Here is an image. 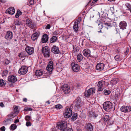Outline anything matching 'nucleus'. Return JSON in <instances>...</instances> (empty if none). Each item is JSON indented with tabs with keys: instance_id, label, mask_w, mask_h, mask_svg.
Listing matches in <instances>:
<instances>
[{
	"instance_id": "obj_30",
	"label": "nucleus",
	"mask_w": 131,
	"mask_h": 131,
	"mask_svg": "<svg viewBox=\"0 0 131 131\" xmlns=\"http://www.w3.org/2000/svg\"><path fill=\"white\" fill-rule=\"evenodd\" d=\"M22 14V12H21L20 10H18L15 15V17L16 18H18L19 16L21 15Z\"/></svg>"
},
{
	"instance_id": "obj_37",
	"label": "nucleus",
	"mask_w": 131,
	"mask_h": 131,
	"mask_svg": "<svg viewBox=\"0 0 131 131\" xmlns=\"http://www.w3.org/2000/svg\"><path fill=\"white\" fill-rule=\"evenodd\" d=\"M104 93L105 95H108L110 93L111 91L109 90H104Z\"/></svg>"
},
{
	"instance_id": "obj_27",
	"label": "nucleus",
	"mask_w": 131,
	"mask_h": 131,
	"mask_svg": "<svg viewBox=\"0 0 131 131\" xmlns=\"http://www.w3.org/2000/svg\"><path fill=\"white\" fill-rule=\"evenodd\" d=\"M57 37L56 36H52L50 39V42L51 43L56 42L57 39Z\"/></svg>"
},
{
	"instance_id": "obj_49",
	"label": "nucleus",
	"mask_w": 131,
	"mask_h": 131,
	"mask_svg": "<svg viewBox=\"0 0 131 131\" xmlns=\"http://www.w3.org/2000/svg\"><path fill=\"white\" fill-rule=\"evenodd\" d=\"M119 95H115V98L116 100H118L119 99Z\"/></svg>"
},
{
	"instance_id": "obj_46",
	"label": "nucleus",
	"mask_w": 131,
	"mask_h": 131,
	"mask_svg": "<svg viewBox=\"0 0 131 131\" xmlns=\"http://www.w3.org/2000/svg\"><path fill=\"white\" fill-rule=\"evenodd\" d=\"M31 124L30 122H27L26 123V125L27 126H31Z\"/></svg>"
},
{
	"instance_id": "obj_23",
	"label": "nucleus",
	"mask_w": 131,
	"mask_h": 131,
	"mask_svg": "<svg viewBox=\"0 0 131 131\" xmlns=\"http://www.w3.org/2000/svg\"><path fill=\"white\" fill-rule=\"evenodd\" d=\"M6 12L9 14L12 15L15 13V10L14 7H11L7 9L6 10Z\"/></svg>"
},
{
	"instance_id": "obj_50",
	"label": "nucleus",
	"mask_w": 131,
	"mask_h": 131,
	"mask_svg": "<svg viewBox=\"0 0 131 131\" xmlns=\"http://www.w3.org/2000/svg\"><path fill=\"white\" fill-rule=\"evenodd\" d=\"M30 3L31 5H33L34 4V0H30Z\"/></svg>"
},
{
	"instance_id": "obj_43",
	"label": "nucleus",
	"mask_w": 131,
	"mask_h": 131,
	"mask_svg": "<svg viewBox=\"0 0 131 131\" xmlns=\"http://www.w3.org/2000/svg\"><path fill=\"white\" fill-rule=\"evenodd\" d=\"M31 119V117L29 116H26L25 117V120L27 121H29Z\"/></svg>"
},
{
	"instance_id": "obj_54",
	"label": "nucleus",
	"mask_w": 131,
	"mask_h": 131,
	"mask_svg": "<svg viewBox=\"0 0 131 131\" xmlns=\"http://www.w3.org/2000/svg\"><path fill=\"white\" fill-rule=\"evenodd\" d=\"M0 106L2 107H3L4 106V105L3 102H1L0 104Z\"/></svg>"
},
{
	"instance_id": "obj_45",
	"label": "nucleus",
	"mask_w": 131,
	"mask_h": 131,
	"mask_svg": "<svg viewBox=\"0 0 131 131\" xmlns=\"http://www.w3.org/2000/svg\"><path fill=\"white\" fill-rule=\"evenodd\" d=\"M96 1L95 0H93L91 4V6H94L96 4Z\"/></svg>"
},
{
	"instance_id": "obj_8",
	"label": "nucleus",
	"mask_w": 131,
	"mask_h": 131,
	"mask_svg": "<svg viewBox=\"0 0 131 131\" xmlns=\"http://www.w3.org/2000/svg\"><path fill=\"white\" fill-rule=\"evenodd\" d=\"M25 51L29 55H31L34 53V48L33 47L27 46L25 48Z\"/></svg>"
},
{
	"instance_id": "obj_25",
	"label": "nucleus",
	"mask_w": 131,
	"mask_h": 131,
	"mask_svg": "<svg viewBox=\"0 0 131 131\" xmlns=\"http://www.w3.org/2000/svg\"><path fill=\"white\" fill-rule=\"evenodd\" d=\"M48 37L47 34L44 35L41 39L42 42L43 43L46 42L48 40Z\"/></svg>"
},
{
	"instance_id": "obj_6",
	"label": "nucleus",
	"mask_w": 131,
	"mask_h": 131,
	"mask_svg": "<svg viewBox=\"0 0 131 131\" xmlns=\"http://www.w3.org/2000/svg\"><path fill=\"white\" fill-rule=\"evenodd\" d=\"M42 52L45 57H48L49 56L50 50L47 46H45L42 48Z\"/></svg>"
},
{
	"instance_id": "obj_28",
	"label": "nucleus",
	"mask_w": 131,
	"mask_h": 131,
	"mask_svg": "<svg viewBox=\"0 0 131 131\" xmlns=\"http://www.w3.org/2000/svg\"><path fill=\"white\" fill-rule=\"evenodd\" d=\"M77 60L79 62L81 61L83 59L82 54L80 53L78 54L77 56Z\"/></svg>"
},
{
	"instance_id": "obj_33",
	"label": "nucleus",
	"mask_w": 131,
	"mask_h": 131,
	"mask_svg": "<svg viewBox=\"0 0 131 131\" xmlns=\"http://www.w3.org/2000/svg\"><path fill=\"white\" fill-rule=\"evenodd\" d=\"M62 108V106L60 104H58L54 106V108L57 110H59Z\"/></svg>"
},
{
	"instance_id": "obj_61",
	"label": "nucleus",
	"mask_w": 131,
	"mask_h": 131,
	"mask_svg": "<svg viewBox=\"0 0 131 131\" xmlns=\"http://www.w3.org/2000/svg\"><path fill=\"white\" fill-rule=\"evenodd\" d=\"M129 50V49H127V51L126 52V53H128V51Z\"/></svg>"
},
{
	"instance_id": "obj_38",
	"label": "nucleus",
	"mask_w": 131,
	"mask_h": 131,
	"mask_svg": "<svg viewBox=\"0 0 131 131\" xmlns=\"http://www.w3.org/2000/svg\"><path fill=\"white\" fill-rule=\"evenodd\" d=\"M14 23L16 25H19L21 24V22L19 20H16L14 21Z\"/></svg>"
},
{
	"instance_id": "obj_52",
	"label": "nucleus",
	"mask_w": 131,
	"mask_h": 131,
	"mask_svg": "<svg viewBox=\"0 0 131 131\" xmlns=\"http://www.w3.org/2000/svg\"><path fill=\"white\" fill-rule=\"evenodd\" d=\"M105 24L107 26H111V24L110 23H105Z\"/></svg>"
},
{
	"instance_id": "obj_22",
	"label": "nucleus",
	"mask_w": 131,
	"mask_h": 131,
	"mask_svg": "<svg viewBox=\"0 0 131 131\" xmlns=\"http://www.w3.org/2000/svg\"><path fill=\"white\" fill-rule=\"evenodd\" d=\"M79 21V19L76 20L73 26V30L74 31L77 32L78 31L79 27L78 26V22Z\"/></svg>"
},
{
	"instance_id": "obj_16",
	"label": "nucleus",
	"mask_w": 131,
	"mask_h": 131,
	"mask_svg": "<svg viewBox=\"0 0 131 131\" xmlns=\"http://www.w3.org/2000/svg\"><path fill=\"white\" fill-rule=\"evenodd\" d=\"M13 37L12 32L9 31H7L6 33L5 36L6 39L8 40H10Z\"/></svg>"
},
{
	"instance_id": "obj_32",
	"label": "nucleus",
	"mask_w": 131,
	"mask_h": 131,
	"mask_svg": "<svg viewBox=\"0 0 131 131\" xmlns=\"http://www.w3.org/2000/svg\"><path fill=\"white\" fill-rule=\"evenodd\" d=\"M17 127L16 125L15 124H12L10 126L11 129L12 130H14Z\"/></svg>"
},
{
	"instance_id": "obj_59",
	"label": "nucleus",
	"mask_w": 131,
	"mask_h": 131,
	"mask_svg": "<svg viewBox=\"0 0 131 131\" xmlns=\"http://www.w3.org/2000/svg\"><path fill=\"white\" fill-rule=\"evenodd\" d=\"M53 34L54 35H57V32L55 31L53 33Z\"/></svg>"
},
{
	"instance_id": "obj_5",
	"label": "nucleus",
	"mask_w": 131,
	"mask_h": 131,
	"mask_svg": "<svg viewBox=\"0 0 131 131\" xmlns=\"http://www.w3.org/2000/svg\"><path fill=\"white\" fill-rule=\"evenodd\" d=\"M72 111L71 108H66L64 113V117L66 118H69L72 115Z\"/></svg>"
},
{
	"instance_id": "obj_41",
	"label": "nucleus",
	"mask_w": 131,
	"mask_h": 131,
	"mask_svg": "<svg viewBox=\"0 0 131 131\" xmlns=\"http://www.w3.org/2000/svg\"><path fill=\"white\" fill-rule=\"evenodd\" d=\"M25 56V54L23 52L20 53L19 55L18 56L21 58H24Z\"/></svg>"
},
{
	"instance_id": "obj_24",
	"label": "nucleus",
	"mask_w": 131,
	"mask_h": 131,
	"mask_svg": "<svg viewBox=\"0 0 131 131\" xmlns=\"http://www.w3.org/2000/svg\"><path fill=\"white\" fill-rule=\"evenodd\" d=\"M40 34L39 31L34 33L31 36V38L33 40H35L37 39Z\"/></svg>"
},
{
	"instance_id": "obj_31",
	"label": "nucleus",
	"mask_w": 131,
	"mask_h": 131,
	"mask_svg": "<svg viewBox=\"0 0 131 131\" xmlns=\"http://www.w3.org/2000/svg\"><path fill=\"white\" fill-rule=\"evenodd\" d=\"M6 83L5 81L3 79H0V87L4 86Z\"/></svg>"
},
{
	"instance_id": "obj_2",
	"label": "nucleus",
	"mask_w": 131,
	"mask_h": 131,
	"mask_svg": "<svg viewBox=\"0 0 131 131\" xmlns=\"http://www.w3.org/2000/svg\"><path fill=\"white\" fill-rule=\"evenodd\" d=\"M103 107L104 110L108 112L113 110V105L110 101H107L104 103L103 105Z\"/></svg>"
},
{
	"instance_id": "obj_3",
	"label": "nucleus",
	"mask_w": 131,
	"mask_h": 131,
	"mask_svg": "<svg viewBox=\"0 0 131 131\" xmlns=\"http://www.w3.org/2000/svg\"><path fill=\"white\" fill-rule=\"evenodd\" d=\"M67 124L66 122L62 121L58 124L57 127L59 129L63 131H65L67 129Z\"/></svg>"
},
{
	"instance_id": "obj_9",
	"label": "nucleus",
	"mask_w": 131,
	"mask_h": 131,
	"mask_svg": "<svg viewBox=\"0 0 131 131\" xmlns=\"http://www.w3.org/2000/svg\"><path fill=\"white\" fill-rule=\"evenodd\" d=\"M28 68L25 66H22L19 70L18 73L21 75H24L27 72Z\"/></svg>"
},
{
	"instance_id": "obj_15",
	"label": "nucleus",
	"mask_w": 131,
	"mask_h": 131,
	"mask_svg": "<svg viewBox=\"0 0 131 131\" xmlns=\"http://www.w3.org/2000/svg\"><path fill=\"white\" fill-rule=\"evenodd\" d=\"M26 23L27 25L30 28L34 29L35 28V26L34 24L32 21L29 19H27L26 20Z\"/></svg>"
},
{
	"instance_id": "obj_7",
	"label": "nucleus",
	"mask_w": 131,
	"mask_h": 131,
	"mask_svg": "<svg viewBox=\"0 0 131 131\" xmlns=\"http://www.w3.org/2000/svg\"><path fill=\"white\" fill-rule=\"evenodd\" d=\"M95 89L94 88H91L87 91H85L84 93V95L88 97L95 93Z\"/></svg>"
},
{
	"instance_id": "obj_14",
	"label": "nucleus",
	"mask_w": 131,
	"mask_h": 131,
	"mask_svg": "<svg viewBox=\"0 0 131 131\" xmlns=\"http://www.w3.org/2000/svg\"><path fill=\"white\" fill-rule=\"evenodd\" d=\"M71 66H72V69L74 72H77L79 70L80 67L79 65L72 63L71 64Z\"/></svg>"
},
{
	"instance_id": "obj_53",
	"label": "nucleus",
	"mask_w": 131,
	"mask_h": 131,
	"mask_svg": "<svg viewBox=\"0 0 131 131\" xmlns=\"http://www.w3.org/2000/svg\"><path fill=\"white\" fill-rule=\"evenodd\" d=\"M67 131H73L72 128H69Z\"/></svg>"
},
{
	"instance_id": "obj_11",
	"label": "nucleus",
	"mask_w": 131,
	"mask_h": 131,
	"mask_svg": "<svg viewBox=\"0 0 131 131\" xmlns=\"http://www.w3.org/2000/svg\"><path fill=\"white\" fill-rule=\"evenodd\" d=\"M105 84V82L103 81H101L98 83V90L101 91L103 90L104 88Z\"/></svg>"
},
{
	"instance_id": "obj_26",
	"label": "nucleus",
	"mask_w": 131,
	"mask_h": 131,
	"mask_svg": "<svg viewBox=\"0 0 131 131\" xmlns=\"http://www.w3.org/2000/svg\"><path fill=\"white\" fill-rule=\"evenodd\" d=\"M36 75L38 76H40L43 74V71L41 70H37L35 73Z\"/></svg>"
},
{
	"instance_id": "obj_10",
	"label": "nucleus",
	"mask_w": 131,
	"mask_h": 131,
	"mask_svg": "<svg viewBox=\"0 0 131 131\" xmlns=\"http://www.w3.org/2000/svg\"><path fill=\"white\" fill-rule=\"evenodd\" d=\"M121 111L127 113L131 111V107L129 106H123L120 108Z\"/></svg>"
},
{
	"instance_id": "obj_42",
	"label": "nucleus",
	"mask_w": 131,
	"mask_h": 131,
	"mask_svg": "<svg viewBox=\"0 0 131 131\" xmlns=\"http://www.w3.org/2000/svg\"><path fill=\"white\" fill-rule=\"evenodd\" d=\"M8 73V71L7 70H5L3 72L2 74L3 76L6 75Z\"/></svg>"
},
{
	"instance_id": "obj_51",
	"label": "nucleus",
	"mask_w": 131,
	"mask_h": 131,
	"mask_svg": "<svg viewBox=\"0 0 131 131\" xmlns=\"http://www.w3.org/2000/svg\"><path fill=\"white\" fill-rule=\"evenodd\" d=\"M2 131H5V128L4 126H3L1 127L0 128Z\"/></svg>"
},
{
	"instance_id": "obj_64",
	"label": "nucleus",
	"mask_w": 131,
	"mask_h": 131,
	"mask_svg": "<svg viewBox=\"0 0 131 131\" xmlns=\"http://www.w3.org/2000/svg\"><path fill=\"white\" fill-rule=\"evenodd\" d=\"M116 31H117V33H118V29L117 28H116V29H115Z\"/></svg>"
},
{
	"instance_id": "obj_47",
	"label": "nucleus",
	"mask_w": 131,
	"mask_h": 131,
	"mask_svg": "<svg viewBox=\"0 0 131 131\" xmlns=\"http://www.w3.org/2000/svg\"><path fill=\"white\" fill-rule=\"evenodd\" d=\"M5 64L6 65H7L10 62V61L8 60L7 59H6L5 60Z\"/></svg>"
},
{
	"instance_id": "obj_1",
	"label": "nucleus",
	"mask_w": 131,
	"mask_h": 131,
	"mask_svg": "<svg viewBox=\"0 0 131 131\" xmlns=\"http://www.w3.org/2000/svg\"><path fill=\"white\" fill-rule=\"evenodd\" d=\"M16 77L14 75H10L8 77V82L7 83V86L8 87H12L14 86V83L17 81Z\"/></svg>"
},
{
	"instance_id": "obj_34",
	"label": "nucleus",
	"mask_w": 131,
	"mask_h": 131,
	"mask_svg": "<svg viewBox=\"0 0 131 131\" xmlns=\"http://www.w3.org/2000/svg\"><path fill=\"white\" fill-rule=\"evenodd\" d=\"M77 118V113H74L72 116L71 119L73 120H75Z\"/></svg>"
},
{
	"instance_id": "obj_60",
	"label": "nucleus",
	"mask_w": 131,
	"mask_h": 131,
	"mask_svg": "<svg viewBox=\"0 0 131 131\" xmlns=\"http://www.w3.org/2000/svg\"><path fill=\"white\" fill-rule=\"evenodd\" d=\"M46 103L47 104H50V102H49V101H48L47 102H46Z\"/></svg>"
},
{
	"instance_id": "obj_62",
	"label": "nucleus",
	"mask_w": 131,
	"mask_h": 131,
	"mask_svg": "<svg viewBox=\"0 0 131 131\" xmlns=\"http://www.w3.org/2000/svg\"><path fill=\"white\" fill-rule=\"evenodd\" d=\"M111 2V1H115V0H107Z\"/></svg>"
},
{
	"instance_id": "obj_19",
	"label": "nucleus",
	"mask_w": 131,
	"mask_h": 131,
	"mask_svg": "<svg viewBox=\"0 0 131 131\" xmlns=\"http://www.w3.org/2000/svg\"><path fill=\"white\" fill-rule=\"evenodd\" d=\"M127 26L126 22L124 21H122L120 22L119 26L121 29L124 30L126 29V27Z\"/></svg>"
},
{
	"instance_id": "obj_58",
	"label": "nucleus",
	"mask_w": 131,
	"mask_h": 131,
	"mask_svg": "<svg viewBox=\"0 0 131 131\" xmlns=\"http://www.w3.org/2000/svg\"><path fill=\"white\" fill-rule=\"evenodd\" d=\"M0 2L2 3H5L6 1L4 0H0Z\"/></svg>"
},
{
	"instance_id": "obj_39",
	"label": "nucleus",
	"mask_w": 131,
	"mask_h": 131,
	"mask_svg": "<svg viewBox=\"0 0 131 131\" xmlns=\"http://www.w3.org/2000/svg\"><path fill=\"white\" fill-rule=\"evenodd\" d=\"M14 111L16 113L15 115H16V113H18L19 111V110L17 106H16L15 107H14Z\"/></svg>"
},
{
	"instance_id": "obj_20",
	"label": "nucleus",
	"mask_w": 131,
	"mask_h": 131,
	"mask_svg": "<svg viewBox=\"0 0 131 131\" xmlns=\"http://www.w3.org/2000/svg\"><path fill=\"white\" fill-rule=\"evenodd\" d=\"M51 51L55 54H58L59 52V48L55 45H53L51 48Z\"/></svg>"
},
{
	"instance_id": "obj_40",
	"label": "nucleus",
	"mask_w": 131,
	"mask_h": 131,
	"mask_svg": "<svg viewBox=\"0 0 131 131\" xmlns=\"http://www.w3.org/2000/svg\"><path fill=\"white\" fill-rule=\"evenodd\" d=\"M125 5L129 10L131 9V5L130 4L127 3L125 4Z\"/></svg>"
},
{
	"instance_id": "obj_36",
	"label": "nucleus",
	"mask_w": 131,
	"mask_h": 131,
	"mask_svg": "<svg viewBox=\"0 0 131 131\" xmlns=\"http://www.w3.org/2000/svg\"><path fill=\"white\" fill-rule=\"evenodd\" d=\"M114 59L116 61H120L121 60V58L119 55H117L114 57Z\"/></svg>"
},
{
	"instance_id": "obj_48",
	"label": "nucleus",
	"mask_w": 131,
	"mask_h": 131,
	"mask_svg": "<svg viewBox=\"0 0 131 131\" xmlns=\"http://www.w3.org/2000/svg\"><path fill=\"white\" fill-rule=\"evenodd\" d=\"M50 24H49L47 25V26L45 27V29H49L50 28Z\"/></svg>"
},
{
	"instance_id": "obj_56",
	"label": "nucleus",
	"mask_w": 131,
	"mask_h": 131,
	"mask_svg": "<svg viewBox=\"0 0 131 131\" xmlns=\"http://www.w3.org/2000/svg\"><path fill=\"white\" fill-rule=\"evenodd\" d=\"M23 101L25 102H26L27 101V99L26 98H24L23 99Z\"/></svg>"
},
{
	"instance_id": "obj_29",
	"label": "nucleus",
	"mask_w": 131,
	"mask_h": 131,
	"mask_svg": "<svg viewBox=\"0 0 131 131\" xmlns=\"http://www.w3.org/2000/svg\"><path fill=\"white\" fill-rule=\"evenodd\" d=\"M118 80L117 79H113L110 81V83L112 85H114L116 84L117 83Z\"/></svg>"
},
{
	"instance_id": "obj_17",
	"label": "nucleus",
	"mask_w": 131,
	"mask_h": 131,
	"mask_svg": "<svg viewBox=\"0 0 131 131\" xmlns=\"http://www.w3.org/2000/svg\"><path fill=\"white\" fill-rule=\"evenodd\" d=\"M93 126L91 123L87 124L85 127V131H93Z\"/></svg>"
},
{
	"instance_id": "obj_35",
	"label": "nucleus",
	"mask_w": 131,
	"mask_h": 131,
	"mask_svg": "<svg viewBox=\"0 0 131 131\" xmlns=\"http://www.w3.org/2000/svg\"><path fill=\"white\" fill-rule=\"evenodd\" d=\"M103 119L105 122H107L110 119L108 115H105L103 118Z\"/></svg>"
},
{
	"instance_id": "obj_18",
	"label": "nucleus",
	"mask_w": 131,
	"mask_h": 131,
	"mask_svg": "<svg viewBox=\"0 0 131 131\" xmlns=\"http://www.w3.org/2000/svg\"><path fill=\"white\" fill-rule=\"evenodd\" d=\"M104 66V64L103 63H98L96 66V69L99 71H102L103 70Z\"/></svg>"
},
{
	"instance_id": "obj_57",
	"label": "nucleus",
	"mask_w": 131,
	"mask_h": 131,
	"mask_svg": "<svg viewBox=\"0 0 131 131\" xmlns=\"http://www.w3.org/2000/svg\"><path fill=\"white\" fill-rule=\"evenodd\" d=\"M97 115L96 114H94L92 116L93 117H94L95 118L97 117Z\"/></svg>"
},
{
	"instance_id": "obj_21",
	"label": "nucleus",
	"mask_w": 131,
	"mask_h": 131,
	"mask_svg": "<svg viewBox=\"0 0 131 131\" xmlns=\"http://www.w3.org/2000/svg\"><path fill=\"white\" fill-rule=\"evenodd\" d=\"M90 50L88 49H85L83 51V53L84 55L88 57L90 56Z\"/></svg>"
},
{
	"instance_id": "obj_44",
	"label": "nucleus",
	"mask_w": 131,
	"mask_h": 131,
	"mask_svg": "<svg viewBox=\"0 0 131 131\" xmlns=\"http://www.w3.org/2000/svg\"><path fill=\"white\" fill-rule=\"evenodd\" d=\"M24 110L26 111H31L32 110V109L29 107H26L24 108Z\"/></svg>"
},
{
	"instance_id": "obj_13",
	"label": "nucleus",
	"mask_w": 131,
	"mask_h": 131,
	"mask_svg": "<svg viewBox=\"0 0 131 131\" xmlns=\"http://www.w3.org/2000/svg\"><path fill=\"white\" fill-rule=\"evenodd\" d=\"M62 89L63 91L65 94H68L70 92V88L67 84L64 85Z\"/></svg>"
},
{
	"instance_id": "obj_63",
	"label": "nucleus",
	"mask_w": 131,
	"mask_h": 131,
	"mask_svg": "<svg viewBox=\"0 0 131 131\" xmlns=\"http://www.w3.org/2000/svg\"><path fill=\"white\" fill-rule=\"evenodd\" d=\"M51 131H56V130L54 129H51Z\"/></svg>"
},
{
	"instance_id": "obj_12",
	"label": "nucleus",
	"mask_w": 131,
	"mask_h": 131,
	"mask_svg": "<svg viewBox=\"0 0 131 131\" xmlns=\"http://www.w3.org/2000/svg\"><path fill=\"white\" fill-rule=\"evenodd\" d=\"M53 63L52 61H50L48 63L46 69L50 73L52 72L53 69Z\"/></svg>"
},
{
	"instance_id": "obj_4",
	"label": "nucleus",
	"mask_w": 131,
	"mask_h": 131,
	"mask_svg": "<svg viewBox=\"0 0 131 131\" xmlns=\"http://www.w3.org/2000/svg\"><path fill=\"white\" fill-rule=\"evenodd\" d=\"M75 104V106L78 109H79L82 105V102L81 101V99L79 97H78L73 103Z\"/></svg>"
},
{
	"instance_id": "obj_55",
	"label": "nucleus",
	"mask_w": 131,
	"mask_h": 131,
	"mask_svg": "<svg viewBox=\"0 0 131 131\" xmlns=\"http://www.w3.org/2000/svg\"><path fill=\"white\" fill-rule=\"evenodd\" d=\"M19 121V120L18 119H16L15 120V122H14V123H17Z\"/></svg>"
}]
</instances>
